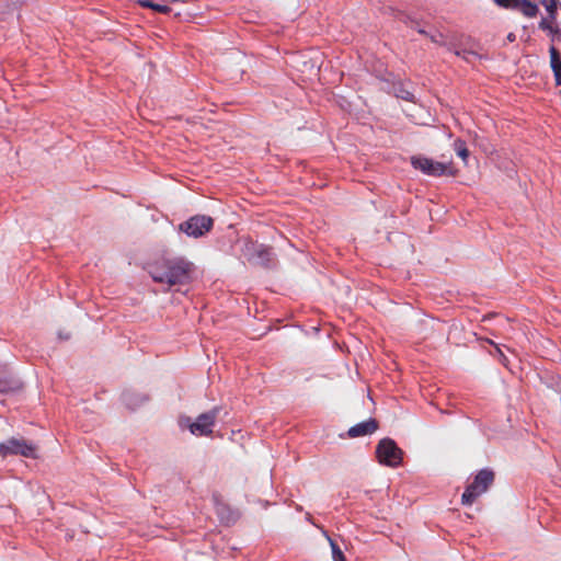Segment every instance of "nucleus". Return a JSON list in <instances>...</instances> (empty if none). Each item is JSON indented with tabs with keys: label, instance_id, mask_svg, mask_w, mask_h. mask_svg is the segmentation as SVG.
<instances>
[{
	"label": "nucleus",
	"instance_id": "f257e3e1",
	"mask_svg": "<svg viewBox=\"0 0 561 561\" xmlns=\"http://www.w3.org/2000/svg\"><path fill=\"white\" fill-rule=\"evenodd\" d=\"M191 267L183 259L164 260L151 265L149 273L154 282L173 286L188 282Z\"/></svg>",
	"mask_w": 561,
	"mask_h": 561
},
{
	"label": "nucleus",
	"instance_id": "f03ea898",
	"mask_svg": "<svg viewBox=\"0 0 561 561\" xmlns=\"http://www.w3.org/2000/svg\"><path fill=\"white\" fill-rule=\"evenodd\" d=\"M493 480L494 473L491 470L482 469L479 471L473 481L462 493L461 503L463 505H471L479 496L488 491Z\"/></svg>",
	"mask_w": 561,
	"mask_h": 561
},
{
	"label": "nucleus",
	"instance_id": "7ed1b4c3",
	"mask_svg": "<svg viewBox=\"0 0 561 561\" xmlns=\"http://www.w3.org/2000/svg\"><path fill=\"white\" fill-rule=\"evenodd\" d=\"M0 456L7 458L9 456H22L25 458L37 457V446L25 439L24 437H10L0 444Z\"/></svg>",
	"mask_w": 561,
	"mask_h": 561
},
{
	"label": "nucleus",
	"instance_id": "20e7f679",
	"mask_svg": "<svg viewBox=\"0 0 561 561\" xmlns=\"http://www.w3.org/2000/svg\"><path fill=\"white\" fill-rule=\"evenodd\" d=\"M217 417V411L213 410L203 413L193 421L188 416L181 417L179 425L182 430H188L195 436H206L211 434Z\"/></svg>",
	"mask_w": 561,
	"mask_h": 561
},
{
	"label": "nucleus",
	"instance_id": "39448f33",
	"mask_svg": "<svg viewBox=\"0 0 561 561\" xmlns=\"http://www.w3.org/2000/svg\"><path fill=\"white\" fill-rule=\"evenodd\" d=\"M376 457L379 463L396 468L402 462L403 451L397 446L394 440L383 438L377 445Z\"/></svg>",
	"mask_w": 561,
	"mask_h": 561
},
{
	"label": "nucleus",
	"instance_id": "423d86ee",
	"mask_svg": "<svg viewBox=\"0 0 561 561\" xmlns=\"http://www.w3.org/2000/svg\"><path fill=\"white\" fill-rule=\"evenodd\" d=\"M411 163L426 175L440 176L444 174L455 175L456 173L451 163H442L425 157H413Z\"/></svg>",
	"mask_w": 561,
	"mask_h": 561
},
{
	"label": "nucleus",
	"instance_id": "0eeeda50",
	"mask_svg": "<svg viewBox=\"0 0 561 561\" xmlns=\"http://www.w3.org/2000/svg\"><path fill=\"white\" fill-rule=\"evenodd\" d=\"M213 227V219L205 215H196L180 225V230L192 238H199Z\"/></svg>",
	"mask_w": 561,
	"mask_h": 561
},
{
	"label": "nucleus",
	"instance_id": "6e6552de",
	"mask_svg": "<svg viewBox=\"0 0 561 561\" xmlns=\"http://www.w3.org/2000/svg\"><path fill=\"white\" fill-rule=\"evenodd\" d=\"M378 428V424L376 422V420L374 419H369L365 422H362V423H358L354 426H352L347 434L350 437H360V436H366V435H371L373 433H375Z\"/></svg>",
	"mask_w": 561,
	"mask_h": 561
},
{
	"label": "nucleus",
	"instance_id": "1a4fd4ad",
	"mask_svg": "<svg viewBox=\"0 0 561 561\" xmlns=\"http://www.w3.org/2000/svg\"><path fill=\"white\" fill-rule=\"evenodd\" d=\"M21 388L19 380L14 379L4 368L0 367V392L15 391Z\"/></svg>",
	"mask_w": 561,
	"mask_h": 561
},
{
	"label": "nucleus",
	"instance_id": "9d476101",
	"mask_svg": "<svg viewBox=\"0 0 561 561\" xmlns=\"http://www.w3.org/2000/svg\"><path fill=\"white\" fill-rule=\"evenodd\" d=\"M515 7H518L520 12L527 18L536 16L539 11L538 5L529 0H517V4Z\"/></svg>",
	"mask_w": 561,
	"mask_h": 561
},
{
	"label": "nucleus",
	"instance_id": "9b49d317",
	"mask_svg": "<svg viewBox=\"0 0 561 561\" xmlns=\"http://www.w3.org/2000/svg\"><path fill=\"white\" fill-rule=\"evenodd\" d=\"M454 150L457 156L462 160L465 164L468 163L469 150L466 146V142L461 139H456L454 141Z\"/></svg>",
	"mask_w": 561,
	"mask_h": 561
},
{
	"label": "nucleus",
	"instance_id": "f8f14e48",
	"mask_svg": "<svg viewBox=\"0 0 561 561\" xmlns=\"http://www.w3.org/2000/svg\"><path fill=\"white\" fill-rule=\"evenodd\" d=\"M20 0H0V14H7L19 8Z\"/></svg>",
	"mask_w": 561,
	"mask_h": 561
},
{
	"label": "nucleus",
	"instance_id": "ddd939ff",
	"mask_svg": "<svg viewBox=\"0 0 561 561\" xmlns=\"http://www.w3.org/2000/svg\"><path fill=\"white\" fill-rule=\"evenodd\" d=\"M550 64L553 71L561 70V57L554 47L550 48Z\"/></svg>",
	"mask_w": 561,
	"mask_h": 561
},
{
	"label": "nucleus",
	"instance_id": "4468645a",
	"mask_svg": "<svg viewBox=\"0 0 561 561\" xmlns=\"http://www.w3.org/2000/svg\"><path fill=\"white\" fill-rule=\"evenodd\" d=\"M329 542H330L331 550H332L333 561H346L345 557H344L342 550L339 548V546L330 538H329Z\"/></svg>",
	"mask_w": 561,
	"mask_h": 561
},
{
	"label": "nucleus",
	"instance_id": "2eb2a0df",
	"mask_svg": "<svg viewBox=\"0 0 561 561\" xmlns=\"http://www.w3.org/2000/svg\"><path fill=\"white\" fill-rule=\"evenodd\" d=\"M540 2L551 16L554 14L559 4V0H541Z\"/></svg>",
	"mask_w": 561,
	"mask_h": 561
},
{
	"label": "nucleus",
	"instance_id": "dca6fc26",
	"mask_svg": "<svg viewBox=\"0 0 561 561\" xmlns=\"http://www.w3.org/2000/svg\"><path fill=\"white\" fill-rule=\"evenodd\" d=\"M494 2L503 8H512L517 4V0H494Z\"/></svg>",
	"mask_w": 561,
	"mask_h": 561
},
{
	"label": "nucleus",
	"instance_id": "f3484780",
	"mask_svg": "<svg viewBox=\"0 0 561 561\" xmlns=\"http://www.w3.org/2000/svg\"><path fill=\"white\" fill-rule=\"evenodd\" d=\"M397 96L408 101H412L413 98L412 93L404 89H400L399 91H397Z\"/></svg>",
	"mask_w": 561,
	"mask_h": 561
},
{
	"label": "nucleus",
	"instance_id": "a211bd4d",
	"mask_svg": "<svg viewBox=\"0 0 561 561\" xmlns=\"http://www.w3.org/2000/svg\"><path fill=\"white\" fill-rule=\"evenodd\" d=\"M541 26H542L543 28L549 30V32H550V34H551V36H552V41H554L557 37H560V36H561V32H560V30H559V28H553V27H551V26H546V25H545V23H542V24H541Z\"/></svg>",
	"mask_w": 561,
	"mask_h": 561
},
{
	"label": "nucleus",
	"instance_id": "6ab92c4d",
	"mask_svg": "<svg viewBox=\"0 0 561 561\" xmlns=\"http://www.w3.org/2000/svg\"><path fill=\"white\" fill-rule=\"evenodd\" d=\"M150 8L158 11V12H168L169 8L167 5L158 4V3H150Z\"/></svg>",
	"mask_w": 561,
	"mask_h": 561
},
{
	"label": "nucleus",
	"instance_id": "aec40b11",
	"mask_svg": "<svg viewBox=\"0 0 561 561\" xmlns=\"http://www.w3.org/2000/svg\"><path fill=\"white\" fill-rule=\"evenodd\" d=\"M556 77V83L557 85H561V70L560 71H553Z\"/></svg>",
	"mask_w": 561,
	"mask_h": 561
},
{
	"label": "nucleus",
	"instance_id": "412c9836",
	"mask_svg": "<svg viewBox=\"0 0 561 561\" xmlns=\"http://www.w3.org/2000/svg\"><path fill=\"white\" fill-rule=\"evenodd\" d=\"M140 3L144 7H149L150 8V3H152V2L151 1H141Z\"/></svg>",
	"mask_w": 561,
	"mask_h": 561
}]
</instances>
